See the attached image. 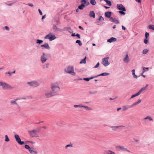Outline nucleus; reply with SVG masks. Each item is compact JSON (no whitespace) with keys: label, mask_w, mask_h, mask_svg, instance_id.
Masks as SVG:
<instances>
[{"label":"nucleus","mask_w":154,"mask_h":154,"mask_svg":"<svg viewBox=\"0 0 154 154\" xmlns=\"http://www.w3.org/2000/svg\"><path fill=\"white\" fill-rule=\"evenodd\" d=\"M113 22L114 23L116 24H119V21L118 20H116V19H115V20L113 21Z\"/></svg>","instance_id":"nucleus-47"},{"label":"nucleus","mask_w":154,"mask_h":154,"mask_svg":"<svg viewBox=\"0 0 154 154\" xmlns=\"http://www.w3.org/2000/svg\"><path fill=\"white\" fill-rule=\"evenodd\" d=\"M38 11L39 13V14L40 15H42V11L40 9H38Z\"/></svg>","instance_id":"nucleus-57"},{"label":"nucleus","mask_w":154,"mask_h":154,"mask_svg":"<svg viewBox=\"0 0 154 154\" xmlns=\"http://www.w3.org/2000/svg\"><path fill=\"white\" fill-rule=\"evenodd\" d=\"M10 103L11 105H17V103L14 100H11Z\"/></svg>","instance_id":"nucleus-26"},{"label":"nucleus","mask_w":154,"mask_h":154,"mask_svg":"<svg viewBox=\"0 0 154 154\" xmlns=\"http://www.w3.org/2000/svg\"><path fill=\"white\" fill-rule=\"evenodd\" d=\"M76 43H78L79 46H81L82 45V43L81 42V41L79 40H78L76 41Z\"/></svg>","instance_id":"nucleus-35"},{"label":"nucleus","mask_w":154,"mask_h":154,"mask_svg":"<svg viewBox=\"0 0 154 154\" xmlns=\"http://www.w3.org/2000/svg\"><path fill=\"white\" fill-rule=\"evenodd\" d=\"M89 16L90 17H93L94 18L95 17V14L94 11H91L89 14Z\"/></svg>","instance_id":"nucleus-18"},{"label":"nucleus","mask_w":154,"mask_h":154,"mask_svg":"<svg viewBox=\"0 0 154 154\" xmlns=\"http://www.w3.org/2000/svg\"><path fill=\"white\" fill-rule=\"evenodd\" d=\"M82 104L79 105H75L73 106L75 108H78L80 107H82Z\"/></svg>","instance_id":"nucleus-37"},{"label":"nucleus","mask_w":154,"mask_h":154,"mask_svg":"<svg viewBox=\"0 0 154 154\" xmlns=\"http://www.w3.org/2000/svg\"><path fill=\"white\" fill-rule=\"evenodd\" d=\"M97 77H98V76L97 75H96V76H92V77H91L89 78V79L90 80V79H93L94 78H96Z\"/></svg>","instance_id":"nucleus-51"},{"label":"nucleus","mask_w":154,"mask_h":154,"mask_svg":"<svg viewBox=\"0 0 154 154\" xmlns=\"http://www.w3.org/2000/svg\"><path fill=\"white\" fill-rule=\"evenodd\" d=\"M82 107H83L85 108L86 110H92V109L90 108V107L87 106H85L83 105L82 106Z\"/></svg>","instance_id":"nucleus-27"},{"label":"nucleus","mask_w":154,"mask_h":154,"mask_svg":"<svg viewBox=\"0 0 154 154\" xmlns=\"http://www.w3.org/2000/svg\"><path fill=\"white\" fill-rule=\"evenodd\" d=\"M64 29H66V30H68L69 29H71V28H69V27H65L64 28Z\"/></svg>","instance_id":"nucleus-59"},{"label":"nucleus","mask_w":154,"mask_h":154,"mask_svg":"<svg viewBox=\"0 0 154 154\" xmlns=\"http://www.w3.org/2000/svg\"><path fill=\"white\" fill-rule=\"evenodd\" d=\"M72 147V144H69L67 145L66 146L65 148L66 149H68V147Z\"/></svg>","instance_id":"nucleus-44"},{"label":"nucleus","mask_w":154,"mask_h":154,"mask_svg":"<svg viewBox=\"0 0 154 154\" xmlns=\"http://www.w3.org/2000/svg\"><path fill=\"white\" fill-rule=\"evenodd\" d=\"M149 50L148 49H145L143 51L142 53L144 54H146L149 51Z\"/></svg>","instance_id":"nucleus-34"},{"label":"nucleus","mask_w":154,"mask_h":154,"mask_svg":"<svg viewBox=\"0 0 154 154\" xmlns=\"http://www.w3.org/2000/svg\"><path fill=\"white\" fill-rule=\"evenodd\" d=\"M40 46L41 47H44L45 49H50L51 48L48 44L47 43H45L44 44L41 45Z\"/></svg>","instance_id":"nucleus-14"},{"label":"nucleus","mask_w":154,"mask_h":154,"mask_svg":"<svg viewBox=\"0 0 154 154\" xmlns=\"http://www.w3.org/2000/svg\"><path fill=\"white\" fill-rule=\"evenodd\" d=\"M132 71V75H133L134 77V78L137 79V75L135 74V70L134 69H133Z\"/></svg>","instance_id":"nucleus-31"},{"label":"nucleus","mask_w":154,"mask_h":154,"mask_svg":"<svg viewBox=\"0 0 154 154\" xmlns=\"http://www.w3.org/2000/svg\"><path fill=\"white\" fill-rule=\"evenodd\" d=\"M5 141L6 142H8L9 141V139L8 138L7 135H5Z\"/></svg>","instance_id":"nucleus-40"},{"label":"nucleus","mask_w":154,"mask_h":154,"mask_svg":"<svg viewBox=\"0 0 154 154\" xmlns=\"http://www.w3.org/2000/svg\"><path fill=\"white\" fill-rule=\"evenodd\" d=\"M112 14V12L110 11L106 12L105 13V17L108 18H110Z\"/></svg>","instance_id":"nucleus-17"},{"label":"nucleus","mask_w":154,"mask_h":154,"mask_svg":"<svg viewBox=\"0 0 154 154\" xmlns=\"http://www.w3.org/2000/svg\"><path fill=\"white\" fill-rule=\"evenodd\" d=\"M118 8L120 10L126 11V9L122 4H117V5Z\"/></svg>","instance_id":"nucleus-10"},{"label":"nucleus","mask_w":154,"mask_h":154,"mask_svg":"<svg viewBox=\"0 0 154 154\" xmlns=\"http://www.w3.org/2000/svg\"><path fill=\"white\" fill-rule=\"evenodd\" d=\"M147 119L149 120V121H152L153 120L152 118L151 117L149 116H147L146 117L143 119V120Z\"/></svg>","instance_id":"nucleus-23"},{"label":"nucleus","mask_w":154,"mask_h":154,"mask_svg":"<svg viewBox=\"0 0 154 154\" xmlns=\"http://www.w3.org/2000/svg\"><path fill=\"white\" fill-rule=\"evenodd\" d=\"M100 65V63L99 62H98L97 64L94 66V67L95 68H97Z\"/></svg>","instance_id":"nucleus-54"},{"label":"nucleus","mask_w":154,"mask_h":154,"mask_svg":"<svg viewBox=\"0 0 154 154\" xmlns=\"http://www.w3.org/2000/svg\"><path fill=\"white\" fill-rule=\"evenodd\" d=\"M0 85L2 86L3 89H10L12 88L9 84L3 82H0Z\"/></svg>","instance_id":"nucleus-5"},{"label":"nucleus","mask_w":154,"mask_h":154,"mask_svg":"<svg viewBox=\"0 0 154 154\" xmlns=\"http://www.w3.org/2000/svg\"><path fill=\"white\" fill-rule=\"evenodd\" d=\"M43 42L42 40L37 39L36 42L37 44H41Z\"/></svg>","instance_id":"nucleus-38"},{"label":"nucleus","mask_w":154,"mask_h":154,"mask_svg":"<svg viewBox=\"0 0 154 154\" xmlns=\"http://www.w3.org/2000/svg\"><path fill=\"white\" fill-rule=\"evenodd\" d=\"M123 61L125 63H127L130 62V59L127 52V54L125 57L123 59Z\"/></svg>","instance_id":"nucleus-12"},{"label":"nucleus","mask_w":154,"mask_h":154,"mask_svg":"<svg viewBox=\"0 0 154 154\" xmlns=\"http://www.w3.org/2000/svg\"><path fill=\"white\" fill-rule=\"evenodd\" d=\"M133 140H134V141H135L136 142H137V143L139 141V140H138V139H136L134 138H133Z\"/></svg>","instance_id":"nucleus-56"},{"label":"nucleus","mask_w":154,"mask_h":154,"mask_svg":"<svg viewBox=\"0 0 154 154\" xmlns=\"http://www.w3.org/2000/svg\"><path fill=\"white\" fill-rule=\"evenodd\" d=\"M5 28L7 30H8L9 29V27L7 26H5Z\"/></svg>","instance_id":"nucleus-62"},{"label":"nucleus","mask_w":154,"mask_h":154,"mask_svg":"<svg viewBox=\"0 0 154 154\" xmlns=\"http://www.w3.org/2000/svg\"><path fill=\"white\" fill-rule=\"evenodd\" d=\"M51 90L55 94L58 93L60 89L59 84L57 82L52 83L51 84Z\"/></svg>","instance_id":"nucleus-1"},{"label":"nucleus","mask_w":154,"mask_h":154,"mask_svg":"<svg viewBox=\"0 0 154 154\" xmlns=\"http://www.w3.org/2000/svg\"><path fill=\"white\" fill-rule=\"evenodd\" d=\"M124 11H119V13L121 15H125V13L124 12Z\"/></svg>","instance_id":"nucleus-48"},{"label":"nucleus","mask_w":154,"mask_h":154,"mask_svg":"<svg viewBox=\"0 0 154 154\" xmlns=\"http://www.w3.org/2000/svg\"><path fill=\"white\" fill-rule=\"evenodd\" d=\"M110 20L112 22H113V21L115 20V18H114L112 17H111L110 18Z\"/></svg>","instance_id":"nucleus-50"},{"label":"nucleus","mask_w":154,"mask_h":154,"mask_svg":"<svg viewBox=\"0 0 154 154\" xmlns=\"http://www.w3.org/2000/svg\"><path fill=\"white\" fill-rule=\"evenodd\" d=\"M27 83L30 86L34 87L39 86L40 85V84L38 82L35 81L28 82Z\"/></svg>","instance_id":"nucleus-6"},{"label":"nucleus","mask_w":154,"mask_h":154,"mask_svg":"<svg viewBox=\"0 0 154 154\" xmlns=\"http://www.w3.org/2000/svg\"><path fill=\"white\" fill-rule=\"evenodd\" d=\"M90 3L93 5H95L96 4V2L95 0H91Z\"/></svg>","instance_id":"nucleus-33"},{"label":"nucleus","mask_w":154,"mask_h":154,"mask_svg":"<svg viewBox=\"0 0 154 154\" xmlns=\"http://www.w3.org/2000/svg\"><path fill=\"white\" fill-rule=\"evenodd\" d=\"M124 127L125 126H123V125H121V126H111L110 127V128H111L112 129V130L114 131H116L117 130V129L118 128H120V127Z\"/></svg>","instance_id":"nucleus-11"},{"label":"nucleus","mask_w":154,"mask_h":154,"mask_svg":"<svg viewBox=\"0 0 154 154\" xmlns=\"http://www.w3.org/2000/svg\"><path fill=\"white\" fill-rule=\"evenodd\" d=\"M82 4L83 5H86L87 3V0H82L81 1Z\"/></svg>","instance_id":"nucleus-41"},{"label":"nucleus","mask_w":154,"mask_h":154,"mask_svg":"<svg viewBox=\"0 0 154 154\" xmlns=\"http://www.w3.org/2000/svg\"><path fill=\"white\" fill-rule=\"evenodd\" d=\"M14 137L15 138L16 141L20 145H23L24 144V142L21 141V139L20 138L19 136L17 134H15Z\"/></svg>","instance_id":"nucleus-8"},{"label":"nucleus","mask_w":154,"mask_h":154,"mask_svg":"<svg viewBox=\"0 0 154 154\" xmlns=\"http://www.w3.org/2000/svg\"><path fill=\"white\" fill-rule=\"evenodd\" d=\"M138 104L137 102H135L131 105V107H133V106L137 105Z\"/></svg>","instance_id":"nucleus-42"},{"label":"nucleus","mask_w":154,"mask_h":154,"mask_svg":"<svg viewBox=\"0 0 154 154\" xmlns=\"http://www.w3.org/2000/svg\"><path fill=\"white\" fill-rule=\"evenodd\" d=\"M86 57H85V58L83 59L80 62V63H86Z\"/></svg>","instance_id":"nucleus-30"},{"label":"nucleus","mask_w":154,"mask_h":154,"mask_svg":"<svg viewBox=\"0 0 154 154\" xmlns=\"http://www.w3.org/2000/svg\"><path fill=\"white\" fill-rule=\"evenodd\" d=\"M117 39L116 38L112 37L110 38L107 40V42H108L111 43L116 41Z\"/></svg>","instance_id":"nucleus-19"},{"label":"nucleus","mask_w":154,"mask_h":154,"mask_svg":"<svg viewBox=\"0 0 154 154\" xmlns=\"http://www.w3.org/2000/svg\"><path fill=\"white\" fill-rule=\"evenodd\" d=\"M25 147L26 149H28L29 151V150L32 148L30 147L29 146L27 145H26L25 146Z\"/></svg>","instance_id":"nucleus-39"},{"label":"nucleus","mask_w":154,"mask_h":154,"mask_svg":"<svg viewBox=\"0 0 154 154\" xmlns=\"http://www.w3.org/2000/svg\"><path fill=\"white\" fill-rule=\"evenodd\" d=\"M109 57H108L103 58L102 59V63L105 66H107L110 64L108 62Z\"/></svg>","instance_id":"nucleus-7"},{"label":"nucleus","mask_w":154,"mask_h":154,"mask_svg":"<svg viewBox=\"0 0 154 154\" xmlns=\"http://www.w3.org/2000/svg\"><path fill=\"white\" fill-rule=\"evenodd\" d=\"M40 128H37L36 129L33 130L32 131H29V134L32 137H38V135L37 132L40 131Z\"/></svg>","instance_id":"nucleus-2"},{"label":"nucleus","mask_w":154,"mask_h":154,"mask_svg":"<svg viewBox=\"0 0 154 154\" xmlns=\"http://www.w3.org/2000/svg\"><path fill=\"white\" fill-rule=\"evenodd\" d=\"M148 41L147 38H146L144 40V42L145 44H146L148 42Z\"/></svg>","instance_id":"nucleus-53"},{"label":"nucleus","mask_w":154,"mask_h":154,"mask_svg":"<svg viewBox=\"0 0 154 154\" xmlns=\"http://www.w3.org/2000/svg\"><path fill=\"white\" fill-rule=\"evenodd\" d=\"M49 63H47V64H46V65H45V68H48L49 67Z\"/></svg>","instance_id":"nucleus-61"},{"label":"nucleus","mask_w":154,"mask_h":154,"mask_svg":"<svg viewBox=\"0 0 154 154\" xmlns=\"http://www.w3.org/2000/svg\"><path fill=\"white\" fill-rule=\"evenodd\" d=\"M107 154H116L114 152L110 150H108L107 151Z\"/></svg>","instance_id":"nucleus-32"},{"label":"nucleus","mask_w":154,"mask_h":154,"mask_svg":"<svg viewBox=\"0 0 154 154\" xmlns=\"http://www.w3.org/2000/svg\"><path fill=\"white\" fill-rule=\"evenodd\" d=\"M28 5L31 7H33V5L32 3L28 4Z\"/></svg>","instance_id":"nucleus-60"},{"label":"nucleus","mask_w":154,"mask_h":154,"mask_svg":"<svg viewBox=\"0 0 154 154\" xmlns=\"http://www.w3.org/2000/svg\"><path fill=\"white\" fill-rule=\"evenodd\" d=\"M52 35V33L50 32L49 34L46 35H45V37H44V38L45 39H49V38L50 37L49 36H50V35Z\"/></svg>","instance_id":"nucleus-29"},{"label":"nucleus","mask_w":154,"mask_h":154,"mask_svg":"<svg viewBox=\"0 0 154 154\" xmlns=\"http://www.w3.org/2000/svg\"><path fill=\"white\" fill-rule=\"evenodd\" d=\"M104 1L106 2L107 5H108L109 6H111L112 5L111 2L108 0H104Z\"/></svg>","instance_id":"nucleus-24"},{"label":"nucleus","mask_w":154,"mask_h":154,"mask_svg":"<svg viewBox=\"0 0 154 154\" xmlns=\"http://www.w3.org/2000/svg\"><path fill=\"white\" fill-rule=\"evenodd\" d=\"M145 90V88L142 87L137 93V94L139 95L140 94H141Z\"/></svg>","instance_id":"nucleus-22"},{"label":"nucleus","mask_w":154,"mask_h":154,"mask_svg":"<svg viewBox=\"0 0 154 154\" xmlns=\"http://www.w3.org/2000/svg\"><path fill=\"white\" fill-rule=\"evenodd\" d=\"M149 36V34L148 32H146L145 33V37L146 38H147Z\"/></svg>","instance_id":"nucleus-52"},{"label":"nucleus","mask_w":154,"mask_h":154,"mask_svg":"<svg viewBox=\"0 0 154 154\" xmlns=\"http://www.w3.org/2000/svg\"><path fill=\"white\" fill-rule=\"evenodd\" d=\"M29 151L31 154H37L38 153L37 151L34 149L33 148H32Z\"/></svg>","instance_id":"nucleus-15"},{"label":"nucleus","mask_w":154,"mask_h":154,"mask_svg":"<svg viewBox=\"0 0 154 154\" xmlns=\"http://www.w3.org/2000/svg\"><path fill=\"white\" fill-rule=\"evenodd\" d=\"M85 5H83V4H81V5H79L78 7V9L82 10L83 9V8L85 7Z\"/></svg>","instance_id":"nucleus-28"},{"label":"nucleus","mask_w":154,"mask_h":154,"mask_svg":"<svg viewBox=\"0 0 154 154\" xmlns=\"http://www.w3.org/2000/svg\"><path fill=\"white\" fill-rule=\"evenodd\" d=\"M139 95H138V94H137V93H136V94H134L133 95H132L131 97V98H132L136 96H138Z\"/></svg>","instance_id":"nucleus-43"},{"label":"nucleus","mask_w":154,"mask_h":154,"mask_svg":"<svg viewBox=\"0 0 154 154\" xmlns=\"http://www.w3.org/2000/svg\"><path fill=\"white\" fill-rule=\"evenodd\" d=\"M76 36H77L78 37V38H80V34H76Z\"/></svg>","instance_id":"nucleus-58"},{"label":"nucleus","mask_w":154,"mask_h":154,"mask_svg":"<svg viewBox=\"0 0 154 154\" xmlns=\"http://www.w3.org/2000/svg\"><path fill=\"white\" fill-rule=\"evenodd\" d=\"M65 70L66 73L70 74L73 76H75L76 75L75 73L74 72L73 66H68L67 69Z\"/></svg>","instance_id":"nucleus-3"},{"label":"nucleus","mask_w":154,"mask_h":154,"mask_svg":"<svg viewBox=\"0 0 154 154\" xmlns=\"http://www.w3.org/2000/svg\"><path fill=\"white\" fill-rule=\"evenodd\" d=\"M131 105H125L122 107V109L123 111H125L127 110L128 109L131 108Z\"/></svg>","instance_id":"nucleus-20"},{"label":"nucleus","mask_w":154,"mask_h":154,"mask_svg":"<svg viewBox=\"0 0 154 154\" xmlns=\"http://www.w3.org/2000/svg\"><path fill=\"white\" fill-rule=\"evenodd\" d=\"M149 28L150 29H152L153 30H154V25H150L149 26Z\"/></svg>","instance_id":"nucleus-36"},{"label":"nucleus","mask_w":154,"mask_h":154,"mask_svg":"<svg viewBox=\"0 0 154 154\" xmlns=\"http://www.w3.org/2000/svg\"><path fill=\"white\" fill-rule=\"evenodd\" d=\"M40 59L42 63H44L47 60V59L45 57V53H43L42 55L41 56Z\"/></svg>","instance_id":"nucleus-9"},{"label":"nucleus","mask_w":154,"mask_h":154,"mask_svg":"<svg viewBox=\"0 0 154 154\" xmlns=\"http://www.w3.org/2000/svg\"><path fill=\"white\" fill-rule=\"evenodd\" d=\"M109 75V73L107 72H104L100 75H97L98 76H106L108 75Z\"/></svg>","instance_id":"nucleus-25"},{"label":"nucleus","mask_w":154,"mask_h":154,"mask_svg":"<svg viewBox=\"0 0 154 154\" xmlns=\"http://www.w3.org/2000/svg\"><path fill=\"white\" fill-rule=\"evenodd\" d=\"M97 93V91H89V94H95Z\"/></svg>","instance_id":"nucleus-45"},{"label":"nucleus","mask_w":154,"mask_h":154,"mask_svg":"<svg viewBox=\"0 0 154 154\" xmlns=\"http://www.w3.org/2000/svg\"><path fill=\"white\" fill-rule=\"evenodd\" d=\"M145 68H146L145 67H143V71L142 72V73H143L144 72L146 71Z\"/></svg>","instance_id":"nucleus-63"},{"label":"nucleus","mask_w":154,"mask_h":154,"mask_svg":"<svg viewBox=\"0 0 154 154\" xmlns=\"http://www.w3.org/2000/svg\"><path fill=\"white\" fill-rule=\"evenodd\" d=\"M98 20H103V21H104V19L102 17V16H100V17H99V18L98 19Z\"/></svg>","instance_id":"nucleus-49"},{"label":"nucleus","mask_w":154,"mask_h":154,"mask_svg":"<svg viewBox=\"0 0 154 154\" xmlns=\"http://www.w3.org/2000/svg\"><path fill=\"white\" fill-rule=\"evenodd\" d=\"M56 125L59 126H63V125L61 124V122H57L56 123Z\"/></svg>","instance_id":"nucleus-46"},{"label":"nucleus","mask_w":154,"mask_h":154,"mask_svg":"<svg viewBox=\"0 0 154 154\" xmlns=\"http://www.w3.org/2000/svg\"><path fill=\"white\" fill-rule=\"evenodd\" d=\"M83 80L85 81H89L90 79L89 78H85L83 79Z\"/></svg>","instance_id":"nucleus-55"},{"label":"nucleus","mask_w":154,"mask_h":154,"mask_svg":"<svg viewBox=\"0 0 154 154\" xmlns=\"http://www.w3.org/2000/svg\"><path fill=\"white\" fill-rule=\"evenodd\" d=\"M79 27L80 29H81V30H83L84 29L81 26H79Z\"/></svg>","instance_id":"nucleus-64"},{"label":"nucleus","mask_w":154,"mask_h":154,"mask_svg":"<svg viewBox=\"0 0 154 154\" xmlns=\"http://www.w3.org/2000/svg\"><path fill=\"white\" fill-rule=\"evenodd\" d=\"M116 148L118 151L122 150L123 151H125V148L123 146H116Z\"/></svg>","instance_id":"nucleus-13"},{"label":"nucleus","mask_w":154,"mask_h":154,"mask_svg":"<svg viewBox=\"0 0 154 154\" xmlns=\"http://www.w3.org/2000/svg\"><path fill=\"white\" fill-rule=\"evenodd\" d=\"M53 29L56 31H61L62 30L60 29L57 26V25L55 24H53Z\"/></svg>","instance_id":"nucleus-16"},{"label":"nucleus","mask_w":154,"mask_h":154,"mask_svg":"<svg viewBox=\"0 0 154 154\" xmlns=\"http://www.w3.org/2000/svg\"><path fill=\"white\" fill-rule=\"evenodd\" d=\"M51 36H50L49 38V39L50 41H51L54 39H55L56 38V37L55 35H50Z\"/></svg>","instance_id":"nucleus-21"},{"label":"nucleus","mask_w":154,"mask_h":154,"mask_svg":"<svg viewBox=\"0 0 154 154\" xmlns=\"http://www.w3.org/2000/svg\"><path fill=\"white\" fill-rule=\"evenodd\" d=\"M55 95L51 90H47L45 92V96L47 98H49Z\"/></svg>","instance_id":"nucleus-4"}]
</instances>
